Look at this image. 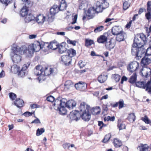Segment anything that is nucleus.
Segmentation results:
<instances>
[{
	"instance_id": "nucleus-6",
	"label": "nucleus",
	"mask_w": 151,
	"mask_h": 151,
	"mask_svg": "<svg viewBox=\"0 0 151 151\" xmlns=\"http://www.w3.org/2000/svg\"><path fill=\"white\" fill-rule=\"evenodd\" d=\"M112 34L114 35H119L120 37L124 38L126 35L122 28L119 26H115L113 27L111 30Z\"/></svg>"
},
{
	"instance_id": "nucleus-45",
	"label": "nucleus",
	"mask_w": 151,
	"mask_h": 151,
	"mask_svg": "<svg viewBox=\"0 0 151 151\" xmlns=\"http://www.w3.org/2000/svg\"><path fill=\"white\" fill-rule=\"evenodd\" d=\"M104 26H99L97 27L94 30V32L95 33L99 32L104 30Z\"/></svg>"
},
{
	"instance_id": "nucleus-26",
	"label": "nucleus",
	"mask_w": 151,
	"mask_h": 151,
	"mask_svg": "<svg viewBox=\"0 0 151 151\" xmlns=\"http://www.w3.org/2000/svg\"><path fill=\"white\" fill-rule=\"evenodd\" d=\"M108 76L104 73H103L101 74L98 78V81L101 83H104L107 80Z\"/></svg>"
},
{
	"instance_id": "nucleus-29",
	"label": "nucleus",
	"mask_w": 151,
	"mask_h": 151,
	"mask_svg": "<svg viewBox=\"0 0 151 151\" xmlns=\"http://www.w3.org/2000/svg\"><path fill=\"white\" fill-rule=\"evenodd\" d=\"M35 17L31 13L27 14L25 17L24 20L26 22L28 23L31 21L35 20Z\"/></svg>"
},
{
	"instance_id": "nucleus-9",
	"label": "nucleus",
	"mask_w": 151,
	"mask_h": 151,
	"mask_svg": "<svg viewBox=\"0 0 151 151\" xmlns=\"http://www.w3.org/2000/svg\"><path fill=\"white\" fill-rule=\"evenodd\" d=\"M30 63L28 62L26 64H24L21 70L19 71L18 73V76L23 77L27 75L28 73L27 69Z\"/></svg>"
},
{
	"instance_id": "nucleus-50",
	"label": "nucleus",
	"mask_w": 151,
	"mask_h": 151,
	"mask_svg": "<svg viewBox=\"0 0 151 151\" xmlns=\"http://www.w3.org/2000/svg\"><path fill=\"white\" fill-rule=\"evenodd\" d=\"M110 34V32H105L102 35H101L99 38H106L109 37Z\"/></svg>"
},
{
	"instance_id": "nucleus-39",
	"label": "nucleus",
	"mask_w": 151,
	"mask_h": 151,
	"mask_svg": "<svg viewBox=\"0 0 151 151\" xmlns=\"http://www.w3.org/2000/svg\"><path fill=\"white\" fill-rule=\"evenodd\" d=\"M135 116L134 113H131L129 114L128 119L129 122H133L135 121Z\"/></svg>"
},
{
	"instance_id": "nucleus-54",
	"label": "nucleus",
	"mask_w": 151,
	"mask_h": 151,
	"mask_svg": "<svg viewBox=\"0 0 151 151\" xmlns=\"http://www.w3.org/2000/svg\"><path fill=\"white\" fill-rule=\"evenodd\" d=\"M108 38H98L97 42L100 43H104L106 42Z\"/></svg>"
},
{
	"instance_id": "nucleus-7",
	"label": "nucleus",
	"mask_w": 151,
	"mask_h": 151,
	"mask_svg": "<svg viewBox=\"0 0 151 151\" xmlns=\"http://www.w3.org/2000/svg\"><path fill=\"white\" fill-rule=\"evenodd\" d=\"M44 71V68L40 65L37 66L34 69V74L37 76H39L38 80L40 81L42 77H43V74Z\"/></svg>"
},
{
	"instance_id": "nucleus-59",
	"label": "nucleus",
	"mask_w": 151,
	"mask_h": 151,
	"mask_svg": "<svg viewBox=\"0 0 151 151\" xmlns=\"http://www.w3.org/2000/svg\"><path fill=\"white\" fill-rule=\"evenodd\" d=\"M145 16L148 20L150 19H151V12H147L145 14Z\"/></svg>"
},
{
	"instance_id": "nucleus-16",
	"label": "nucleus",
	"mask_w": 151,
	"mask_h": 151,
	"mask_svg": "<svg viewBox=\"0 0 151 151\" xmlns=\"http://www.w3.org/2000/svg\"><path fill=\"white\" fill-rule=\"evenodd\" d=\"M61 61L63 64L66 65H69L70 64L71 61V58L70 57L67 55L62 56L61 58Z\"/></svg>"
},
{
	"instance_id": "nucleus-42",
	"label": "nucleus",
	"mask_w": 151,
	"mask_h": 151,
	"mask_svg": "<svg viewBox=\"0 0 151 151\" xmlns=\"http://www.w3.org/2000/svg\"><path fill=\"white\" fill-rule=\"evenodd\" d=\"M151 55V46L149 47L146 50L145 49V52L143 54H142V56L144 55L146 56H150Z\"/></svg>"
},
{
	"instance_id": "nucleus-1",
	"label": "nucleus",
	"mask_w": 151,
	"mask_h": 151,
	"mask_svg": "<svg viewBox=\"0 0 151 151\" xmlns=\"http://www.w3.org/2000/svg\"><path fill=\"white\" fill-rule=\"evenodd\" d=\"M42 47L39 42L35 41L29 46L28 50L25 46L20 47L18 49V54H24L26 56L30 57L32 56L34 52L39 51Z\"/></svg>"
},
{
	"instance_id": "nucleus-51",
	"label": "nucleus",
	"mask_w": 151,
	"mask_h": 151,
	"mask_svg": "<svg viewBox=\"0 0 151 151\" xmlns=\"http://www.w3.org/2000/svg\"><path fill=\"white\" fill-rule=\"evenodd\" d=\"M112 76L116 82H118L121 78L120 76L119 75L116 74L113 75Z\"/></svg>"
},
{
	"instance_id": "nucleus-12",
	"label": "nucleus",
	"mask_w": 151,
	"mask_h": 151,
	"mask_svg": "<svg viewBox=\"0 0 151 151\" xmlns=\"http://www.w3.org/2000/svg\"><path fill=\"white\" fill-rule=\"evenodd\" d=\"M115 45V41L114 38H108L105 45V46L107 49L111 50L114 47Z\"/></svg>"
},
{
	"instance_id": "nucleus-8",
	"label": "nucleus",
	"mask_w": 151,
	"mask_h": 151,
	"mask_svg": "<svg viewBox=\"0 0 151 151\" xmlns=\"http://www.w3.org/2000/svg\"><path fill=\"white\" fill-rule=\"evenodd\" d=\"M148 38H134L133 46L140 47L142 46L144 47V44L147 43Z\"/></svg>"
},
{
	"instance_id": "nucleus-40",
	"label": "nucleus",
	"mask_w": 151,
	"mask_h": 151,
	"mask_svg": "<svg viewBox=\"0 0 151 151\" xmlns=\"http://www.w3.org/2000/svg\"><path fill=\"white\" fill-rule=\"evenodd\" d=\"M111 137V134L110 133L106 134L104 137L102 142L104 143L107 142L110 139Z\"/></svg>"
},
{
	"instance_id": "nucleus-17",
	"label": "nucleus",
	"mask_w": 151,
	"mask_h": 151,
	"mask_svg": "<svg viewBox=\"0 0 151 151\" xmlns=\"http://www.w3.org/2000/svg\"><path fill=\"white\" fill-rule=\"evenodd\" d=\"M11 56L12 60L14 63H19L22 60L21 56L18 54H14L13 55H12V54H11Z\"/></svg>"
},
{
	"instance_id": "nucleus-11",
	"label": "nucleus",
	"mask_w": 151,
	"mask_h": 151,
	"mask_svg": "<svg viewBox=\"0 0 151 151\" xmlns=\"http://www.w3.org/2000/svg\"><path fill=\"white\" fill-rule=\"evenodd\" d=\"M139 66V63L137 61H134L129 64L127 67V69L129 71L132 73L136 70Z\"/></svg>"
},
{
	"instance_id": "nucleus-62",
	"label": "nucleus",
	"mask_w": 151,
	"mask_h": 151,
	"mask_svg": "<svg viewBox=\"0 0 151 151\" xmlns=\"http://www.w3.org/2000/svg\"><path fill=\"white\" fill-rule=\"evenodd\" d=\"M98 125L100 127V129H101L103 127L106 126V125L104 124L103 122L98 121Z\"/></svg>"
},
{
	"instance_id": "nucleus-23",
	"label": "nucleus",
	"mask_w": 151,
	"mask_h": 151,
	"mask_svg": "<svg viewBox=\"0 0 151 151\" xmlns=\"http://www.w3.org/2000/svg\"><path fill=\"white\" fill-rule=\"evenodd\" d=\"M150 62V59L147 57H146V56H145V57L142 58L141 60V64L142 67H145L149 64Z\"/></svg>"
},
{
	"instance_id": "nucleus-44",
	"label": "nucleus",
	"mask_w": 151,
	"mask_h": 151,
	"mask_svg": "<svg viewBox=\"0 0 151 151\" xmlns=\"http://www.w3.org/2000/svg\"><path fill=\"white\" fill-rule=\"evenodd\" d=\"M93 44L94 42L93 40L86 38L85 43V46L86 47H88Z\"/></svg>"
},
{
	"instance_id": "nucleus-21",
	"label": "nucleus",
	"mask_w": 151,
	"mask_h": 151,
	"mask_svg": "<svg viewBox=\"0 0 151 151\" xmlns=\"http://www.w3.org/2000/svg\"><path fill=\"white\" fill-rule=\"evenodd\" d=\"M79 109H80V113H81L83 111H85L86 109L90 110V107L86 103L83 102L81 103Z\"/></svg>"
},
{
	"instance_id": "nucleus-37",
	"label": "nucleus",
	"mask_w": 151,
	"mask_h": 151,
	"mask_svg": "<svg viewBox=\"0 0 151 151\" xmlns=\"http://www.w3.org/2000/svg\"><path fill=\"white\" fill-rule=\"evenodd\" d=\"M117 127L119 130L125 129V126L124 123L119 120H118V122Z\"/></svg>"
},
{
	"instance_id": "nucleus-64",
	"label": "nucleus",
	"mask_w": 151,
	"mask_h": 151,
	"mask_svg": "<svg viewBox=\"0 0 151 151\" xmlns=\"http://www.w3.org/2000/svg\"><path fill=\"white\" fill-rule=\"evenodd\" d=\"M78 15L75 14L73 18L72 19L73 21L71 22L72 24H74L76 22V21L77 19Z\"/></svg>"
},
{
	"instance_id": "nucleus-31",
	"label": "nucleus",
	"mask_w": 151,
	"mask_h": 151,
	"mask_svg": "<svg viewBox=\"0 0 151 151\" xmlns=\"http://www.w3.org/2000/svg\"><path fill=\"white\" fill-rule=\"evenodd\" d=\"M58 106L57 110L59 111L60 114L62 115L65 114L67 112V110L65 107L63 106Z\"/></svg>"
},
{
	"instance_id": "nucleus-36",
	"label": "nucleus",
	"mask_w": 151,
	"mask_h": 151,
	"mask_svg": "<svg viewBox=\"0 0 151 151\" xmlns=\"http://www.w3.org/2000/svg\"><path fill=\"white\" fill-rule=\"evenodd\" d=\"M137 75L135 73H134L131 76L129 79V82L131 83H133L135 82L137 80Z\"/></svg>"
},
{
	"instance_id": "nucleus-10",
	"label": "nucleus",
	"mask_w": 151,
	"mask_h": 151,
	"mask_svg": "<svg viewBox=\"0 0 151 151\" xmlns=\"http://www.w3.org/2000/svg\"><path fill=\"white\" fill-rule=\"evenodd\" d=\"M90 110L86 109L85 111L80 113V117L85 121H88L91 117V114L89 112Z\"/></svg>"
},
{
	"instance_id": "nucleus-53",
	"label": "nucleus",
	"mask_w": 151,
	"mask_h": 151,
	"mask_svg": "<svg viewBox=\"0 0 151 151\" xmlns=\"http://www.w3.org/2000/svg\"><path fill=\"white\" fill-rule=\"evenodd\" d=\"M142 119L146 124H149L151 122L150 121L146 115L145 116L144 118H142Z\"/></svg>"
},
{
	"instance_id": "nucleus-20",
	"label": "nucleus",
	"mask_w": 151,
	"mask_h": 151,
	"mask_svg": "<svg viewBox=\"0 0 151 151\" xmlns=\"http://www.w3.org/2000/svg\"><path fill=\"white\" fill-rule=\"evenodd\" d=\"M67 100L65 99H62L60 100L56 99L55 103L53 104L54 106L57 105V106H65V104L67 102Z\"/></svg>"
},
{
	"instance_id": "nucleus-55",
	"label": "nucleus",
	"mask_w": 151,
	"mask_h": 151,
	"mask_svg": "<svg viewBox=\"0 0 151 151\" xmlns=\"http://www.w3.org/2000/svg\"><path fill=\"white\" fill-rule=\"evenodd\" d=\"M67 42L68 44H71L73 46H75L77 43V41L76 40H72L69 39H68Z\"/></svg>"
},
{
	"instance_id": "nucleus-15",
	"label": "nucleus",
	"mask_w": 151,
	"mask_h": 151,
	"mask_svg": "<svg viewBox=\"0 0 151 151\" xmlns=\"http://www.w3.org/2000/svg\"><path fill=\"white\" fill-rule=\"evenodd\" d=\"M70 119L72 120L78 121L80 118V113L79 111H75L70 112Z\"/></svg>"
},
{
	"instance_id": "nucleus-2",
	"label": "nucleus",
	"mask_w": 151,
	"mask_h": 151,
	"mask_svg": "<svg viewBox=\"0 0 151 151\" xmlns=\"http://www.w3.org/2000/svg\"><path fill=\"white\" fill-rule=\"evenodd\" d=\"M60 4L59 6L54 5L50 10V13L48 15V18L53 19L54 15L60 11H63L66 9L67 4L65 1L60 2Z\"/></svg>"
},
{
	"instance_id": "nucleus-32",
	"label": "nucleus",
	"mask_w": 151,
	"mask_h": 151,
	"mask_svg": "<svg viewBox=\"0 0 151 151\" xmlns=\"http://www.w3.org/2000/svg\"><path fill=\"white\" fill-rule=\"evenodd\" d=\"M96 7L95 8V10L96 13L102 12L103 10L100 4V2L97 1L96 3Z\"/></svg>"
},
{
	"instance_id": "nucleus-61",
	"label": "nucleus",
	"mask_w": 151,
	"mask_h": 151,
	"mask_svg": "<svg viewBox=\"0 0 151 151\" xmlns=\"http://www.w3.org/2000/svg\"><path fill=\"white\" fill-rule=\"evenodd\" d=\"M34 111L32 112H30L28 111H26L24 113L23 115H24L26 117H28L29 116H30L32 115V114L34 113Z\"/></svg>"
},
{
	"instance_id": "nucleus-46",
	"label": "nucleus",
	"mask_w": 151,
	"mask_h": 151,
	"mask_svg": "<svg viewBox=\"0 0 151 151\" xmlns=\"http://www.w3.org/2000/svg\"><path fill=\"white\" fill-rule=\"evenodd\" d=\"M73 85L72 81L70 80L67 81L65 83V86L66 88L68 89Z\"/></svg>"
},
{
	"instance_id": "nucleus-13",
	"label": "nucleus",
	"mask_w": 151,
	"mask_h": 151,
	"mask_svg": "<svg viewBox=\"0 0 151 151\" xmlns=\"http://www.w3.org/2000/svg\"><path fill=\"white\" fill-rule=\"evenodd\" d=\"M140 75L146 78L151 75V69L147 67H143L140 72Z\"/></svg>"
},
{
	"instance_id": "nucleus-19",
	"label": "nucleus",
	"mask_w": 151,
	"mask_h": 151,
	"mask_svg": "<svg viewBox=\"0 0 151 151\" xmlns=\"http://www.w3.org/2000/svg\"><path fill=\"white\" fill-rule=\"evenodd\" d=\"M76 105V103L75 101L73 100H70L68 101L65 104V107L69 109H73Z\"/></svg>"
},
{
	"instance_id": "nucleus-22",
	"label": "nucleus",
	"mask_w": 151,
	"mask_h": 151,
	"mask_svg": "<svg viewBox=\"0 0 151 151\" xmlns=\"http://www.w3.org/2000/svg\"><path fill=\"white\" fill-rule=\"evenodd\" d=\"M66 45V43L64 42H62L60 45L59 44L58 48L60 53H63L66 51L67 48L65 47Z\"/></svg>"
},
{
	"instance_id": "nucleus-25",
	"label": "nucleus",
	"mask_w": 151,
	"mask_h": 151,
	"mask_svg": "<svg viewBox=\"0 0 151 151\" xmlns=\"http://www.w3.org/2000/svg\"><path fill=\"white\" fill-rule=\"evenodd\" d=\"M45 19V17L43 14H39L37 16L35 19L38 23L42 24L44 22Z\"/></svg>"
},
{
	"instance_id": "nucleus-49",
	"label": "nucleus",
	"mask_w": 151,
	"mask_h": 151,
	"mask_svg": "<svg viewBox=\"0 0 151 151\" xmlns=\"http://www.w3.org/2000/svg\"><path fill=\"white\" fill-rule=\"evenodd\" d=\"M119 108L120 109L124 107V101L122 99L119 100L118 102Z\"/></svg>"
},
{
	"instance_id": "nucleus-56",
	"label": "nucleus",
	"mask_w": 151,
	"mask_h": 151,
	"mask_svg": "<svg viewBox=\"0 0 151 151\" xmlns=\"http://www.w3.org/2000/svg\"><path fill=\"white\" fill-rule=\"evenodd\" d=\"M147 11L151 12V1H148L147 2Z\"/></svg>"
},
{
	"instance_id": "nucleus-35",
	"label": "nucleus",
	"mask_w": 151,
	"mask_h": 151,
	"mask_svg": "<svg viewBox=\"0 0 151 151\" xmlns=\"http://www.w3.org/2000/svg\"><path fill=\"white\" fill-rule=\"evenodd\" d=\"M68 56L70 57V58L76 55V51L73 49H70L68 50Z\"/></svg>"
},
{
	"instance_id": "nucleus-47",
	"label": "nucleus",
	"mask_w": 151,
	"mask_h": 151,
	"mask_svg": "<svg viewBox=\"0 0 151 151\" xmlns=\"http://www.w3.org/2000/svg\"><path fill=\"white\" fill-rule=\"evenodd\" d=\"M15 0H0L1 2L4 4L6 6H7L8 4L11 3Z\"/></svg>"
},
{
	"instance_id": "nucleus-27",
	"label": "nucleus",
	"mask_w": 151,
	"mask_h": 151,
	"mask_svg": "<svg viewBox=\"0 0 151 151\" xmlns=\"http://www.w3.org/2000/svg\"><path fill=\"white\" fill-rule=\"evenodd\" d=\"M14 104L18 108L22 107L24 104L23 101L20 98L17 99L14 101Z\"/></svg>"
},
{
	"instance_id": "nucleus-58",
	"label": "nucleus",
	"mask_w": 151,
	"mask_h": 151,
	"mask_svg": "<svg viewBox=\"0 0 151 151\" xmlns=\"http://www.w3.org/2000/svg\"><path fill=\"white\" fill-rule=\"evenodd\" d=\"M9 96L10 98L13 100H14L17 97L16 94L13 93H9Z\"/></svg>"
},
{
	"instance_id": "nucleus-43",
	"label": "nucleus",
	"mask_w": 151,
	"mask_h": 151,
	"mask_svg": "<svg viewBox=\"0 0 151 151\" xmlns=\"http://www.w3.org/2000/svg\"><path fill=\"white\" fill-rule=\"evenodd\" d=\"M140 151H148V147L147 145H142L139 147Z\"/></svg>"
},
{
	"instance_id": "nucleus-41",
	"label": "nucleus",
	"mask_w": 151,
	"mask_h": 151,
	"mask_svg": "<svg viewBox=\"0 0 151 151\" xmlns=\"http://www.w3.org/2000/svg\"><path fill=\"white\" fill-rule=\"evenodd\" d=\"M45 132V129L43 128L40 129L38 128L36 131V135L37 136H39L41 135Z\"/></svg>"
},
{
	"instance_id": "nucleus-38",
	"label": "nucleus",
	"mask_w": 151,
	"mask_h": 151,
	"mask_svg": "<svg viewBox=\"0 0 151 151\" xmlns=\"http://www.w3.org/2000/svg\"><path fill=\"white\" fill-rule=\"evenodd\" d=\"M130 4L128 0L125 1L123 3V8L124 10L127 9L130 6Z\"/></svg>"
},
{
	"instance_id": "nucleus-18",
	"label": "nucleus",
	"mask_w": 151,
	"mask_h": 151,
	"mask_svg": "<svg viewBox=\"0 0 151 151\" xmlns=\"http://www.w3.org/2000/svg\"><path fill=\"white\" fill-rule=\"evenodd\" d=\"M75 86L77 89L84 90L86 88V85L85 83L80 82L78 83L75 84Z\"/></svg>"
},
{
	"instance_id": "nucleus-48",
	"label": "nucleus",
	"mask_w": 151,
	"mask_h": 151,
	"mask_svg": "<svg viewBox=\"0 0 151 151\" xmlns=\"http://www.w3.org/2000/svg\"><path fill=\"white\" fill-rule=\"evenodd\" d=\"M92 114L94 115H96L100 113V111L98 109L93 108L91 110Z\"/></svg>"
},
{
	"instance_id": "nucleus-63",
	"label": "nucleus",
	"mask_w": 151,
	"mask_h": 151,
	"mask_svg": "<svg viewBox=\"0 0 151 151\" xmlns=\"http://www.w3.org/2000/svg\"><path fill=\"white\" fill-rule=\"evenodd\" d=\"M114 19L113 18H106L104 20V22L105 23H108L109 24V25H110L112 24V22H111V20H114Z\"/></svg>"
},
{
	"instance_id": "nucleus-34",
	"label": "nucleus",
	"mask_w": 151,
	"mask_h": 151,
	"mask_svg": "<svg viewBox=\"0 0 151 151\" xmlns=\"http://www.w3.org/2000/svg\"><path fill=\"white\" fill-rule=\"evenodd\" d=\"M100 4L103 9L109 7V3L106 1V0H100Z\"/></svg>"
},
{
	"instance_id": "nucleus-60",
	"label": "nucleus",
	"mask_w": 151,
	"mask_h": 151,
	"mask_svg": "<svg viewBox=\"0 0 151 151\" xmlns=\"http://www.w3.org/2000/svg\"><path fill=\"white\" fill-rule=\"evenodd\" d=\"M47 100L49 102H52L55 100L54 98L52 96H50L47 98Z\"/></svg>"
},
{
	"instance_id": "nucleus-24",
	"label": "nucleus",
	"mask_w": 151,
	"mask_h": 151,
	"mask_svg": "<svg viewBox=\"0 0 151 151\" xmlns=\"http://www.w3.org/2000/svg\"><path fill=\"white\" fill-rule=\"evenodd\" d=\"M29 11L28 8L25 6L23 7L20 11V14L23 17H25Z\"/></svg>"
},
{
	"instance_id": "nucleus-52",
	"label": "nucleus",
	"mask_w": 151,
	"mask_h": 151,
	"mask_svg": "<svg viewBox=\"0 0 151 151\" xmlns=\"http://www.w3.org/2000/svg\"><path fill=\"white\" fill-rule=\"evenodd\" d=\"M115 117L114 116H108L107 117H105L104 118V120L105 121H110L112 122L114 121L115 120Z\"/></svg>"
},
{
	"instance_id": "nucleus-30",
	"label": "nucleus",
	"mask_w": 151,
	"mask_h": 151,
	"mask_svg": "<svg viewBox=\"0 0 151 151\" xmlns=\"http://www.w3.org/2000/svg\"><path fill=\"white\" fill-rule=\"evenodd\" d=\"M113 143L115 147L116 148L119 147L122 145V142L118 139L114 138Z\"/></svg>"
},
{
	"instance_id": "nucleus-28",
	"label": "nucleus",
	"mask_w": 151,
	"mask_h": 151,
	"mask_svg": "<svg viewBox=\"0 0 151 151\" xmlns=\"http://www.w3.org/2000/svg\"><path fill=\"white\" fill-rule=\"evenodd\" d=\"M54 71L53 68H48L47 67H45V69L44 68V71L42 74L43 77L44 76H47L52 74Z\"/></svg>"
},
{
	"instance_id": "nucleus-57",
	"label": "nucleus",
	"mask_w": 151,
	"mask_h": 151,
	"mask_svg": "<svg viewBox=\"0 0 151 151\" xmlns=\"http://www.w3.org/2000/svg\"><path fill=\"white\" fill-rule=\"evenodd\" d=\"M12 51L11 54H12V55H13L14 54H18V50H17V48L15 47H13L12 49Z\"/></svg>"
},
{
	"instance_id": "nucleus-5",
	"label": "nucleus",
	"mask_w": 151,
	"mask_h": 151,
	"mask_svg": "<svg viewBox=\"0 0 151 151\" xmlns=\"http://www.w3.org/2000/svg\"><path fill=\"white\" fill-rule=\"evenodd\" d=\"M85 15L83 16L82 19L83 21L85 20L86 18L88 19L93 18L96 12L94 7H91L86 11H85Z\"/></svg>"
},
{
	"instance_id": "nucleus-4",
	"label": "nucleus",
	"mask_w": 151,
	"mask_h": 151,
	"mask_svg": "<svg viewBox=\"0 0 151 151\" xmlns=\"http://www.w3.org/2000/svg\"><path fill=\"white\" fill-rule=\"evenodd\" d=\"M137 87L145 89L148 93L151 94V82L148 81L146 83L144 81H138L135 83Z\"/></svg>"
},
{
	"instance_id": "nucleus-33",
	"label": "nucleus",
	"mask_w": 151,
	"mask_h": 151,
	"mask_svg": "<svg viewBox=\"0 0 151 151\" xmlns=\"http://www.w3.org/2000/svg\"><path fill=\"white\" fill-rule=\"evenodd\" d=\"M20 69L19 66L16 65H14L11 67V70L14 73H18Z\"/></svg>"
},
{
	"instance_id": "nucleus-14",
	"label": "nucleus",
	"mask_w": 151,
	"mask_h": 151,
	"mask_svg": "<svg viewBox=\"0 0 151 151\" xmlns=\"http://www.w3.org/2000/svg\"><path fill=\"white\" fill-rule=\"evenodd\" d=\"M58 43L55 40L50 42V44L47 43L46 45H45L44 46V47L46 46L48 49L55 50L58 48Z\"/></svg>"
},
{
	"instance_id": "nucleus-3",
	"label": "nucleus",
	"mask_w": 151,
	"mask_h": 151,
	"mask_svg": "<svg viewBox=\"0 0 151 151\" xmlns=\"http://www.w3.org/2000/svg\"><path fill=\"white\" fill-rule=\"evenodd\" d=\"M131 49L132 54V55L136 56L137 59H139L142 56V54L145 52V49L142 46L137 47L133 46L132 44Z\"/></svg>"
}]
</instances>
